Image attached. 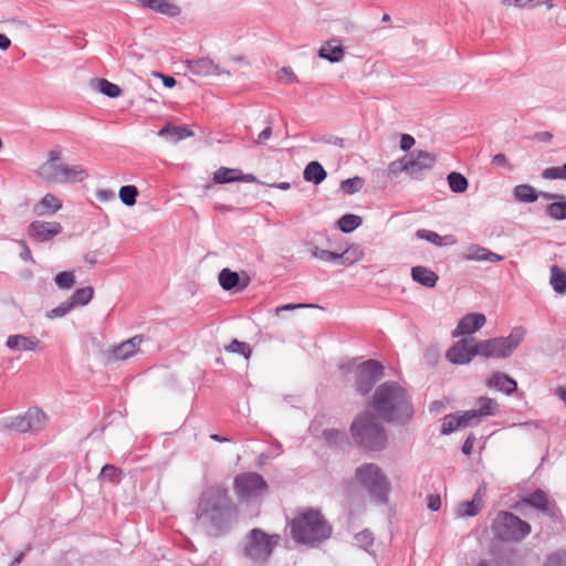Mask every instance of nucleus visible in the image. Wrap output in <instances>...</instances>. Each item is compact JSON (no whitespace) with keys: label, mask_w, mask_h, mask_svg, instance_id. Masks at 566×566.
Wrapping results in <instances>:
<instances>
[{"label":"nucleus","mask_w":566,"mask_h":566,"mask_svg":"<svg viewBox=\"0 0 566 566\" xmlns=\"http://www.w3.org/2000/svg\"><path fill=\"white\" fill-rule=\"evenodd\" d=\"M143 7L148 8L155 12L166 14L168 17H176L180 13V8L169 2L168 0H137Z\"/></svg>","instance_id":"393cba45"},{"label":"nucleus","mask_w":566,"mask_h":566,"mask_svg":"<svg viewBox=\"0 0 566 566\" xmlns=\"http://www.w3.org/2000/svg\"><path fill=\"white\" fill-rule=\"evenodd\" d=\"M62 230L63 227L59 222L36 220L29 226L28 233L31 238L40 242H45L51 240L53 237L60 234Z\"/></svg>","instance_id":"2eb2a0df"},{"label":"nucleus","mask_w":566,"mask_h":566,"mask_svg":"<svg viewBox=\"0 0 566 566\" xmlns=\"http://www.w3.org/2000/svg\"><path fill=\"white\" fill-rule=\"evenodd\" d=\"M459 420L461 421L462 427L469 426L473 420L480 418L479 413H476L475 409L467 410L461 415H457Z\"/></svg>","instance_id":"6e6d98bb"},{"label":"nucleus","mask_w":566,"mask_h":566,"mask_svg":"<svg viewBox=\"0 0 566 566\" xmlns=\"http://www.w3.org/2000/svg\"><path fill=\"white\" fill-rule=\"evenodd\" d=\"M118 475V469L115 465L112 464H105L102 468L99 478L107 480V481H114Z\"/></svg>","instance_id":"5fc2aeb1"},{"label":"nucleus","mask_w":566,"mask_h":566,"mask_svg":"<svg viewBox=\"0 0 566 566\" xmlns=\"http://www.w3.org/2000/svg\"><path fill=\"white\" fill-rule=\"evenodd\" d=\"M531 530L528 522L507 511L499 512L492 523L494 536L502 542H521Z\"/></svg>","instance_id":"6e6552de"},{"label":"nucleus","mask_w":566,"mask_h":566,"mask_svg":"<svg viewBox=\"0 0 566 566\" xmlns=\"http://www.w3.org/2000/svg\"><path fill=\"white\" fill-rule=\"evenodd\" d=\"M233 490L239 501L252 502L266 493L268 483L260 473L244 472L234 478Z\"/></svg>","instance_id":"9d476101"},{"label":"nucleus","mask_w":566,"mask_h":566,"mask_svg":"<svg viewBox=\"0 0 566 566\" xmlns=\"http://www.w3.org/2000/svg\"><path fill=\"white\" fill-rule=\"evenodd\" d=\"M92 84L95 90L107 97L116 98L122 94V88L106 78H94Z\"/></svg>","instance_id":"2f4dec72"},{"label":"nucleus","mask_w":566,"mask_h":566,"mask_svg":"<svg viewBox=\"0 0 566 566\" xmlns=\"http://www.w3.org/2000/svg\"><path fill=\"white\" fill-rule=\"evenodd\" d=\"M357 359H352L340 365L344 373L354 371L355 374V390L360 396H367L374 386L384 376V366L375 359H368L360 364H356Z\"/></svg>","instance_id":"0eeeda50"},{"label":"nucleus","mask_w":566,"mask_h":566,"mask_svg":"<svg viewBox=\"0 0 566 566\" xmlns=\"http://www.w3.org/2000/svg\"><path fill=\"white\" fill-rule=\"evenodd\" d=\"M280 541L279 534H268L261 528H252L240 543L239 556L249 566H266Z\"/></svg>","instance_id":"20e7f679"},{"label":"nucleus","mask_w":566,"mask_h":566,"mask_svg":"<svg viewBox=\"0 0 566 566\" xmlns=\"http://www.w3.org/2000/svg\"><path fill=\"white\" fill-rule=\"evenodd\" d=\"M416 238L419 240H426L436 247L453 245L457 243V239L452 234L442 237L437 232L427 229H418L416 231Z\"/></svg>","instance_id":"a878e982"},{"label":"nucleus","mask_w":566,"mask_h":566,"mask_svg":"<svg viewBox=\"0 0 566 566\" xmlns=\"http://www.w3.org/2000/svg\"><path fill=\"white\" fill-rule=\"evenodd\" d=\"M64 165L61 163V150L55 148L50 150L48 160L39 167L36 174L43 180L57 184Z\"/></svg>","instance_id":"4468645a"},{"label":"nucleus","mask_w":566,"mask_h":566,"mask_svg":"<svg viewBox=\"0 0 566 566\" xmlns=\"http://www.w3.org/2000/svg\"><path fill=\"white\" fill-rule=\"evenodd\" d=\"M40 340L35 336H25L23 334L10 335L6 340V346L10 350L34 352Z\"/></svg>","instance_id":"4be33fe9"},{"label":"nucleus","mask_w":566,"mask_h":566,"mask_svg":"<svg viewBox=\"0 0 566 566\" xmlns=\"http://www.w3.org/2000/svg\"><path fill=\"white\" fill-rule=\"evenodd\" d=\"M364 187V179L361 177L347 178L340 182V190L346 195H354Z\"/></svg>","instance_id":"a18cd8bd"},{"label":"nucleus","mask_w":566,"mask_h":566,"mask_svg":"<svg viewBox=\"0 0 566 566\" xmlns=\"http://www.w3.org/2000/svg\"><path fill=\"white\" fill-rule=\"evenodd\" d=\"M196 517L209 537L218 538L232 531L239 521V509L222 486H210L198 500Z\"/></svg>","instance_id":"f257e3e1"},{"label":"nucleus","mask_w":566,"mask_h":566,"mask_svg":"<svg viewBox=\"0 0 566 566\" xmlns=\"http://www.w3.org/2000/svg\"><path fill=\"white\" fill-rule=\"evenodd\" d=\"M62 208V201L52 193H46L34 207L38 216H51Z\"/></svg>","instance_id":"cd10ccee"},{"label":"nucleus","mask_w":566,"mask_h":566,"mask_svg":"<svg viewBox=\"0 0 566 566\" xmlns=\"http://www.w3.org/2000/svg\"><path fill=\"white\" fill-rule=\"evenodd\" d=\"M137 196H138V190L133 185H127V186L120 187L119 192H118V197H119L120 201L127 207H132L136 203Z\"/></svg>","instance_id":"37998d69"},{"label":"nucleus","mask_w":566,"mask_h":566,"mask_svg":"<svg viewBox=\"0 0 566 566\" xmlns=\"http://www.w3.org/2000/svg\"><path fill=\"white\" fill-rule=\"evenodd\" d=\"M292 538L297 544L315 547L328 539L332 535V526L322 513L315 509H305L290 523Z\"/></svg>","instance_id":"7ed1b4c3"},{"label":"nucleus","mask_w":566,"mask_h":566,"mask_svg":"<svg viewBox=\"0 0 566 566\" xmlns=\"http://www.w3.org/2000/svg\"><path fill=\"white\" fill-rule=\"evenodd\" d=\"M545 212L553 220H566V200L559 199L547 205Z\"/></svg>","instance_id":"58836bf2"},{"label":"nucleus","mask_w":566,"mask_h":566,"mask_svg":"<svg viewBox=\"0 0 566 566\" xmlns=\"http://www.w3.org/2000/svg\"><path fill=\"white\" fill-rule=\"evenodd\" d=\"M478 406H479V409H475V410H476V413H479L480 418L493 416L496 413V410H497L496 401L494 399L485 397V396L480 397L478 399Z\"/></svg>","instance_id":"a19ab883"},{"label":"nucleus","mask_w":566,"mask_h":566,"mask_svg":"<svg viewBox=\"0 0 566 566\" xmlns=\"http://www.w3.org/2000/svg\"><path fill=\"white\" fill-rule=\"evenodd\" d=\"M323 434L328 443H337L338 440L345 437V433L337 429H327Z\"/></svg>","instance_id":"4d7b16f0"},{"label":"nucleus","mask_w":566,"mask_h":566,"mask_svg":"<svg viewBox=\"0 0 566 566\" xmlns=\"http://www.w3.org/2000/svg\"><path fill=\"white\" fill-rule=\"evenodd\" d=\"M513 193L516 200L527 203L535 202L539 197L536 189L526 184L516 186Z\"/></svg>","instance_id":"473e14b6"},{"label":"nucleus","mask_w":566,"mask_h":566,"mask_svg":"<svg viewBox=\"0 0 566 566\" xmlns=\"http://www.w3.org/2000/svg\"><path fill=\"white\" fill-rule=\"evenodd\" d=\"M544 179H563L566 180V164L562 166L548 167L542 171Z\"/></svg>","instance_id":"de8ad7c7"},{"label":"nucleus","mask_w":566,"mask_h":566,"mask_svg":"<svg viewBox=\"0 0 566 566\" xmlns=\"http://www.w3.org/2000/svg\"><path fill=\"white\" fill-rule=\"evenodd\" d=\"M96 198L103 202L112 201L115 200V192L111 189H98L96 191Z\"/></svg>","instance_id":"bf43d9fd"},{"label":"nucleus","mask_w":566,"mask_h":566,"mask_svg":"<svg viewBox=\"0 0 566 566\" xmlns=\"http://www.w3.org/2000/svg\"><path fill=\"white\" fill-rule=\"evenodd\" d=\"M344 54H345V51L342 45H339V44L332 45L331 42L323 44L317 52V55L319 57L327 60L331 63H337V62L342 61V59L344 57Z\"/></svg>","instance_id":"7c9ffc66"},{"label":"nucleus","mask_w":566,"mask_h":566,"mask_svg":"<svg viewBox=\"0 0 566 566\" xmlns=\"http://www.w3.org/2000/svg\"><path fill=\"white\" fill-rule=\"evenodd\" d=\"M415 138L409 134H403L400 139V148L403 151H408L415 145Z\"/></svg>","instance_id":"052dcab7"},{"label":"nucleus","mask_w":566,"mask_h":566,"mask_svg":"<svg viewBox=\"0 0 566 566\" xmlns=\"http://www.w3.org/2000/svg\"><path fill=\"white\" fill-rule=\"evenodd\" d=\"M427 506L430 511L437 512L441 507V497L439 494H429L427 499Z\"/></svg>","instance_id":"13d9d810"},{"label":"nucleus","mask_w":566,"mask_h":566,"mask_svg":"<svg viewBox=\"0 0 566 566\" xmlns=\"http://www.w3.org/2000/svg\"><path fill=\"white\" fill-rule=\"evenodd\" d=\"M340 256L342 265H353L364 258V251L359 245L355 244L343 251Z\"/></svg>","instance_id":"ea45409f"},{"label":"nucleus","mask_w":566,"mask_h":566,"mask_svg":"<svg viewBox=\"0 0 566 566\" xmlns=\"http://www.w3.org/2000/svg\"><path fill=\"white\" fill-rule=\"evenodd\" d=\"M356 478L369 495L379 504L388 502L389 482L375 463H365L356 469Z\"/></svg>","instance_id":"1a4fd4ad"},{"label":"nucleus","mask_w":566,"mask_h":566,"mask_svg":"<svg viewBox=\"0 0 566 566\" xmlns=\"http://www.w3.org/2000/svg\"><path fill=\"white\" fill-rule=\"evenodd\" d=\"M479 342L474 337L458 340L447 352V359L454 365L469 364L473 357L480 356Z\"/></svg>","instance_id":"f8f14e48"},{"label":"nucleus","mask_w":566,"mask_h":566,"mask_svg":"<svg viewBox=\"0 0 566 566\" xmlns=\"http://www.w3.org/2000/svg\"><path fill=\"white\" fill-rule=\"evenodd\" d=\"M523 502L549 517H557L558 509L555 503L549 502L545 491L537 489L523 499Z\"/></svg>","instance_id":"f3484780"},{"label":"nucleus","mask_w":566,"mask_h":566,"mask_svg":"<svg viewBox=\"0 0 566 566\" xmlns=\"http://www.w3.org/2000/svg\"><path fill=\"white\" fill-rule=\"evenodd\" d=\"M436 163V156L424 150H418L410 154L406 159L405 171L412 178H421L424 171L430 170Z\"/></svg>","instance_id":"ddd939ff"},{"label":"nucleus","mask_w":566,"mask_h":566,"mask_svg":"<svg viewBox=\"0 0 566 566\" xmlns=\"http://www.w3.org/2000/svg\"><path fill=\"white\" fill-rule=\"evenodd\" d=\"M361 223H363L361 217H359L357 214H353V213H346V214L342 216L337 221L338 229L343 233H352L358 227H360Z\"/></svg>","instance_id":"f704fd0d"},{"label":"nucleus","mask_w":566,"mask_h":566,"mask_svg":"<svg viewBox=\"0 0 566 566\" xmlns=\"http://www.w3.org/2000/svg\"><path fill=\"white\" fill-rule=\"evenodd\" d=\"M411 277L415 282L426 287H434L439 280L436 272L422 265H417L411 269Z\"/></svg>","instance_id":"bb28decb"},{"label":"nucleus","mask_w":566,"mask_h":566,"mask_svg":"<svg viewBox=\"0 0 566 566\" xmlns=\"http://www.w3.org/2000/svg\"><path fill=\"white\" fill-rule=\"evenodd\" d=\"M527 331L523 326H515L507 336L493 337L480 340V356L486 359H506L523 343Z\"/></svg>","instance_id":"423d86ee"},{"label":"nucleus","mask_w":566,"mask_h":566,"mask_svg":"<svg viewBox=\"0 0 566 566\" xmlns=\"http://www.w3.org/2000/svg\"><path fill=\"white\" fill-rule=\"evenodd\" d=\"M46 416L39 408H30L25 413L7 420V427L13 431L24 433L28 431H39L46 424Z\"/></svg>","instance_id":"9b49d317"},{"label":"nucleus","mask_w":566,"mask_h":566,"mask_svg":"<svg viewBox=\"0 0 566 566\" xmlns=\"http://www.w3.org/2000/svg\"><path fill=\"white\" fill-rule=\"evenodd\" d=\"M474 442H475V437L473 434H470L463 442L462 444V452L467 455L471 454L472 453V450H473V446H474Z\"/></svg>","instance_id":"0e129e2a"},{"label":"nucleus","mask_w":566,"mask_h":566,"mask_svg":"<svg viewBox=\"0 0 566 566\" xmlns=\"http://www.w3.org/2000/svg\"><path fill=\"white\" fill-rule=\"evenodd\" d=\"M158 136L164 138H169L172 142H179L191 137L193 132L190 130L187 126H174V125H165L158 130Z\"/></svg>","instance_id":"c756f323"},{"label":"nucleus","mask_w":566,"mask_h":566,"mask_svg":"<svg viewBox=\"0 0 566 566\" xmlns=\"http://www.w3.org/2000/svg\"><path fill=\"white\" fill-rule=\"evenodd\" d=\"M369 411L359 413L350 426V433L356 446L365 451H381L386 448L388 437L385 427Z\"/></svg>","instance_id":"39448f33"},{"label":"nucleus","mask_w":566,"mask_h":566,"mask_svg":"<svg viewBox=\"0 0 566 566\" xmlns=\"http://www.w3.org/2000/svg\"><path fill=\"white\" fill-rule=\"evenodd\" d=\"M462 259L465 261H478V262H490L496 263L504 259V256L490 251L489 249L471 244L468 250L463 253Z\"/></svg>","instance_id":"6ab92c4d"},{"label":"nucleus","mask_w":566,"mask_h":566,"mask_svg":"<svg viewBox=\"0 0 566 566\" xmlns=\"http://www.w3.org/2000/svg\"><path fill=\"white\" fill-rule=\"evenodd\" d=\"M74 308L73 304L70 302V300L61 303L56 307L52 308L46 313V317L50 319L59 318L65 316L67 313L71 312V310Z\"/></svg>","instance_id":"3c124183"},{"label":"nucleus","mask_w":566,"mask_h":566,"mask_svg":"<svg viewBox=\"0 0 566 566\" xmlns=\"http://www.w3.org/2000/svg\"><path fill=\"white\" fill-rule=\"evenodd\" d=\"M54 282L61 290H69L74 284V274L70 271H63L55 275Z\"/></svg>","instance_id":"09e8293b"},{"label":"nucleus","mask_w":566,"mask_h":566,"mask_svg":"<svg viewBox=\"0 0 566 566\" xmlns=\"http://www.w3.org/2000/svg\"><path fill=\"white\" fill-rule=\"evenodd\" d=\"M19 244L21 247V252H20V258L23 260V261H33V258H32V253H31V250L29 249L28 244L25 241L21 240L19 241Z\"/></svg>","instance_id":"e2e57ef3"},{"label":"nucleus","mask_w":566,"mask_h":566,"mask_svg":"<svg viewBox=\"0 0 566 566\" xmlns=\"http://www.w3.org/2000/svg\"><path fill=\"white\" fill-rule=\"evenodd\" d=\"M406 159L407 157H403L401 160L399 161H392L390 165H389V172L390 174H398L399 171H405V166H406Z\"/></svg>","instance_id":"69168bd1"},{"label":"nucleus","mask_w":566,"mask_h":566,"mask_svg":"<svg viewBox=\"0 0 566 566\" xmlns=\"http://www.w3.org/2000/svg\"><path fill=\"white\" fill-rule=\"evenodd\" d=\"M369 406L375 416L388 423L406 424L413 417L411 396L392 380L385 381L375 389Z\"/></svg>","instance_id":"f03ea898"},{"label":"nucleus","mask_w":566,"mask_h":566,"mask_svg":"<svg viewBox=\"0 0 566 566\" xmlns=\"http://www.w3.org/2000/svg\"><path fill=\"white\" fill-rule=\"evenodd\" d=\"M481 506L478 501H468L459 504L457 507V515L459 517H473L479 514Z\"/></svg>","instance_id":"c03bdc74"},{"label":"nucleus","mask_w":566,"mask_h":566,"mask_svg":"<svg viewBox=\"0 0 566 566\" xmlns=\"http://www.w3.org/2000/svg\"><path fill=\"white\" fill-rule=\"evenodd\" d=\"M355 539L358 543V545L365 549L373 546L374 544V536L371 532H369L368 530L361 531L358 534H356Z\"/></svg>","instance_id":"864d4df0"},{"label":"nucleus","mask_w":566,"mask_h":566,"mask_svg":"<svg viewBox=\"0 0 566 566\" xmlns=\"http://www.w3.org/2000/svg\"><path fill=\"white\" fill-rule=\"evenodd\" d=\"M492 163L504 168H511L510 163L504 154H496L492 158Z\"/></svg>","instance_id":"774afa93"},{"label":"nucleus","mask_w":566,"mask_h":566,"mask_svg":"<svg viewBox=\"0 0 566 566\" xmlns=\"http://www.w3.org/2000/svg\"><path fill=\"white\" fill-rule=\"evenodd\" d=\"M186 64L189 72L199 76L221 75L223 73L220 65L209 57L187 60Z\"/></svg>","instance_id":"a211bd4d"},{"label":"nucleus","mask_w":566,"mask_h":566,"mask_svg":"<svg viewBox=\"0 0 566 566\" xmlns=\"http://www.w3.org/2000/svg\"><path fill=\"white\" fill-rule=\"evenodd\" d=\"M486 322V317L482 313H471L464 315L459 322L455 335L472 334L481 329Z\"/></svg>","instance_id":"aec40b11"},{"label":"nucleus","mask_w":566,"mask_h":566,"mask_svg":"<svg viewBox=\"0 0 566 566\" xmlns=\"http://www.w3.org/2000/svg\"><path fill=\"white\" fill-rule=\"evenodd\" d=\"M459 428H462L461 421L459 420L457 415L450 413L447 415L443 418L442 424H441V433L442 434H450L458 430Z\"/></svg>","instance_id":"49530a36"},{"label":"nucleus","mask_w":566,"mask_h":566,"mask_svg":"<svg viewBox=\"0 0 566 566\" xmlns=\"http://www.w3.org/2000/svg\"><path fill=\"white\" fill-rule=\"evenodd\" d=\"M218 280L224 291H232L234 289L243 290L250 282L249 276H245V279L241 281L239 273L230 269L221 270Z\"/></svg>","instance_id":"5701e85b"},{"label":"nucleus","mask_w":566,"mask_h":566,"mask_svg":"<svg viewBox=\"0 0 566 566\" xmlns=\"http://www.w3.org/2000/svg\"><path fill=\"white\" fill-rule=\"evenodd\" d=\"M94 289L92 286L81 287L74 291L69 298L73 306H83L90 303L93 298Z\"/></svg>","instance_id":"4c0bfd02"},{"label":"nucleus","mask_w":566,"mask_h":566,"mask_svg":"<svg viewBox=\"0 0 566 566\" xmlns=\"http://www.w3.org/2000/svg\"><path fill=\"white\" fill-rule=\"evenodd\" d=\"M327 177V172L318 161H310L303 171V178L307 182H312L314 185L322 184Z\"/></svg>","instance_id":"c85d7f7f"},{"label":"nucleus","mask_w":566,"mask_h":566,"mask_svg":"<svg viewBox=\"0 0 566 566\" xmlns=\"http://www.w3.org/2000/svg\"><path fill=\"white\" fill-rule=\"evenodd\" d=\"M544 566H566V551H557L548 555Z\"/></svg>","instance_id":"603ef678"},{"label":"nucleus","mask_w":566,"mask_h":566,"mask_svg":"<svg viewBox=\"0 0 566 566\" xmlns=\"http://www.w3.org/2000/svg\"><path fill=\"white\" fill-rule=\"evenodd\" d=\"M311 255L324 262L342 264L340 253L319 249L318 247H312Z\"/></svg>","instance_id":"79ce46f5"},{"label":"nucleus","mask_w":566,"mask_h":566,"mask_svg":"<svg viewBox=\"0 0 566 566\" xmlns=\"http://www.w3.org/2000/svg\"><path fill=\"white\" fill-rule=\"evenodd\" d=\"M241 178L240 169L220 167L213 174V181L216 184H229L238 181Z\"/></svg>","instance_id":"72a5a7b5"},{"label":"nucleus","mask_w":566,"mask_h":566,"mask_svg":"<svg viewBox=\"0 0 566 566\" xmlns=\"http://www.w3.org/2000/svg\"><path fill=\"white\" fill-rule=\"evenodd\" d=\"M280 78H281V81H283L285 83H293L296 81V76L290 67H283L281 70Z\"/></svg>","instance_id":"680f3d73"},{"label":"nucleus","mask_w":566,"mask_h":566,"mask_svg":"<svg viewBox=\"0 0 566 566\" xmlns=\"http://www.w3.org/2000/svg\"><path fill=\"white\" fill-rule=\"evenodd\" d=\"M145 340L144 335H135L134 337L122 342L119 345L114 346L108 352L109 360H126L133 357L140 344Z\"/></svg>","instance_id":"dca6fc26"},{"label":"nucleus","mask_w":566,"mask_h":566,"mask_svg":"<svg viewBox=\"0 0 566 566\" xmlns=\"http://www.w3.org/2000/svg\"><path fill=\"white\" fill-rule=\"evenodd\" d=\"M226 349L230 353H238L244 356V358H249L252 354V349L249 344L244 342H240L238 339H233Z\"/></svg>","instance_id":"8fccbe9b"},{"label":"nucleus","mask_w":566,"mask_h":566,"mask_svg":"<svg viewBox=\"0 0 566 566\" xmlns=\"http://www.w3.org/2000/svg\"><path fill=\"white\" fill-rule=\"evenodd\" d=\"M551 285L553 290L558 294L566 293V273L560 270L557 265L551 269Z\"/></svg>","instance_id":"e433bc0d"},{"label":"nucleus","mask_w":566,"mask_h":566,"mask_svg":"<svg viewBox=\"0 0 566 566\" xmlns=\"http://www.w3.org/2000/svg\"><path fill=\"white\" fill-rule=\"evenodd\" d=\"M88 177L87 171L81 165H64L60 170L57 184L81 182Z\"/></svg>","instance_id":"b1692460"},{"label":"nucleus","mask_w":566,"mask_h":566,"mask_svg":"<svg viewBox=\"0 0 566 566\" xmlns=\"http://www.w3.org/2000/svg\"><path fill=\"white\" fill-rule=\"evenodd\" d=\"M272 127L268 125L258 136L255 143L264 144L272 136Z\"/></svg>","instance_id":"338daca9"},{"label":"nucleus","mask_w":566,"mask_h":566,"mask_svg":"<svg viewBox=\"0 0 566 566\" xmlns=\"http://www.w3.org/2000/svg\"><path fill=\"white\" fill-rule=\"evenodd\" d=\"M449 188L454 193H463L469 187V181L464 175L457 171H451L447 176Z\"/></svg>","instance_id":"c9c22d12"},{"label":"nucleus","mask_w":566,"mask_h":566,"mask_svg":"<svg viewBox=\"0 0 566 566\" xmlns=\"http://www.w3.org/2000/svg\"><path fill=\"white\" fill-rule=\"evenodd\" d=\"M486 386L495 388L507 396L513 395L517 390L516 380L501 371L493 373L486 380Z\"/></svg>","instance_id":"412c9836"}]
</instances>
